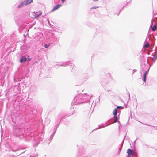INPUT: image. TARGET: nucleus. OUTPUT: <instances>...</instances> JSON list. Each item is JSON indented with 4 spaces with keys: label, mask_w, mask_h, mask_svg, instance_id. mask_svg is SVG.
Returning a JSON list of instances; mask_svg holds the SVG:
<instances>
[{
    "label": "nucleus",
    "mask_w": 157,
    "mask_h": 157,
    "mask_svg": "<svg viewBox=\"0 0 157 157\" xmlns=\"http://www.w3.org/2000/svg\"><path fill=\"white\" fill-rule=\"evenodd\" d=\"M38 14H36L35 12L32 13L30 14V16L32 18H36L38 17V16H40L42 14V12L41 11H39V13L36 12Z\"/></svg>",
    "instance_id": "1"
},
{
    "label": "nucleus",
    "mask_w": 157,
    "mask_h": 157,
    "mask_svg": "<svg viewBox=\"0 0 157 157\" xmlns=\"http://www.w3.org/2000/svg\"><path fill=\"white\" fill-rule=\"evenodd\" d=\"M127 153L129 156L130 155H135L136 154V152H135L134 151L130 149H128L127 150Z\"/></svg>",
    "instance_id": "2"
},
{
    "label": "nucleus",
    "mask_w": 157,
    "mask_h": 157,
    "mask_svg": "<svg viewBox=\"0 0 157 157\" xmlns=\"http://www.w3.org/2000/svg\"><path fill=\"white\" fill-rule=\"evenodd\" d=\"M33 2V0H26L22 3V6H25Z\"/></svg>",
    "instance_id": "3"
},
{
    "label": "nucleus",
    "mask_w": 157,
    "mask_h": 157,
    "mask_svg": "<svg viewBox=\"0 0 157 157\" xmlns=\"http://www.w3.org/2000/svg\"><path fill=\"white\" fill-rule=\"evenodd\" d=\"M61 6V5L59 4H58L57 5H56L54 6L53 9L51 10V12H52L55 10H57L58 9L60 6Z\"/></svg>",
    "instance_id": "4"
},
{
    "label": "nucleus",
    "mask_w": 157,
    "mask_h": 157,
    "mask_svg": "<svg viewBox=\"0 0 157 157\" xmlns=\"http://www.w3.org/2000/svg\"><path fill=\"white\" fill-rule=\"evenodd\" d=\"M27 58L23 56L21 58L20 60V62L21 63H22L23 62H25L27 61Z\"/></svg>",
    "instance_id": "5"
},
{
    "label": "nucleus",
    "mask_w": 157,
    "mask_h": 157,
    "mask_svg": "<svg viewBox=\"0 0 157 157\" xmlns=\"http://www.w3.org/2000/svg\"><path fill=\"white\" fill-rule=\"evenodd\" d=\"M148 71H146L145 72H144V75H143V80L144 81V82H145L146 81V75H147L148 74Z\"/></svg>",
    "instance_id": "6"
},
{
    "label": "nucleus",
    "mask_w": 157,
    "mask_h": 157,
    "mask_svg": "<svg viewBox=\"0 0 157 157\" xmlns=\"http://www.w3.org/2000/svg\"><path fill=\"white\" fill-rule=\"evenodd\" d=\"M117 109L115 108L113 112V114L114 115H117Z\"/></svg>",
    "instance_id": "7"
},
{
    "label": "nucleus",
    "mask_w": 157,
    "mask_h": 157,
    "mask_svg": "<svg viewBox=\"0 0 157 157\" xmlns=\"http://www.w3.org/2000/svg\"><path fill=\"white\" fill-rule=\"evenodd\" d=\"M156 28L157 27L155 25H154L153 27H151L152 30L153 31H155Z\"/></svg>",
    "instance_id": "8"
},
{
    "label": "nucleus",
    "mask_w": 157,
    "mask_h": 157,
    "mask_svg": "<svg viewBox=\"0 0 157 157\" xmlns=\"http://www.w3.org/2000/svg\"><path fill=\"white\" fill-rule=\"evenodd\" d=\"M149 46V44L148 42H147L146 44L144 45V47L145 48H147Z\"/></svg>",
    "instance_id": "9"
},
{
    "label": "nucleus",
    "mask_w": 157,
    "mask_h": 157,
    "mask_svg": "<svg viewBox=\"0 0 157 157\" xmlns=\"http://www.w3.org/2000/svg\"><path fill=\"white\" fill-rule=\"evenodd\" d=\"M50 45V44L49 43L48 44H45L44 45V47L45 48H47L48 47H49Z\"/></svg>",
    "instance_id": "10"
},
{
    "label": "nucleus",
    "mask_w": 157,
    "mask_h": 157,
    "mask_svg": "<svg viewBox=\"0 0 157 157\" xmlns=\"http://www.w3.org/2000/svg\"><path fill=\"white\" fill-rule=\"evenodd\" d=\"M122 108V109H123V107H122V106H117V108H116V109H120V108Z\"/></svg>",
    "instance_id": "11"
},
{
    "label": "nucleus",
    "mask_w": 157,
    "mask_h": 157,
    "mask_svg": "<svg viewBox=\"0 0 157 157\" xmlns=\"http://www.w3.org/2000/svg\"><path fill=\"white\" fill-rule=\"evenodd\" d=\"M98 8V7L95 6V7H92L91 8V9H96V8Z\"/></svg>",
    "instance_id": "12"
},
{
    "label": "nucleus",
    "mask_w": 157,
    "mask_h": 157,
    "mask_svg": "<svg viewBox=\"0 0 157 157\" xmlns=\"http://www.w3.org/2000/svg\"><path fill=\"white\" fill-rule=\"evenodd\" d=\"M117 119H115L114 121L113 122V123H115L117 122Z\"/></svg>",
    "instance_id": "13"
},
{
    "label": "nucleus",
    "mask_w": 157,
    "mask_h": 157,
    "mask_svg": "<svg viewBox=\"0 0 157 157\" xmlns=\"http://www.w3.org/2000/svg\"><path fill=\"white\" fill-rule=\"evenodd\" d=\"M117 115H114L113 118H114V119H117Z\"/></svg>",
    "instance_id": "14"
},
{
    "label": "nucleus",
    "mask_w": 157,
    "mask_h": 157,
    "mask_svg": "<svg viewBox=\"0 0 157 157\" xmlns=\"http://www.w3.org/2000/svg\"><path fill=\"white\" fill-rule=\"evenodd\" d=\"M23 6H22V4L18 6V8H19Z\"/></svg>",
    "instance_id": "15"
},
{
    "label": "nucleus",
    "mask_w": 157,
    "mask_h": 157,
    "mask_svg": "<svg viewBox=\"0 0 157 157\" xmlns=\"http://www.w3.org/2000/svg\"><path fill=\"white\" fill-rule=\"evenodd\" d=\"M65 0H61V1H62V2H63V3L65 1Z\"/></svg>",
    "instance_id": "16"
},
{
    "label": "nucleus",
    "mask_w": 157,
    "mask_h": 157,
    "mask_svg": "<svg viewBox=\"0 0 157 157\" xmlns=\"http://www.w3.org/2000/svg\"><path fill=\"white\" fill-rule=\"evenodd\" d=\"M127 157H130L129 155H128V156H127Z\"/></svg>",
    "instance_id": "17"
},
{
    "label": "nucleus",
    "mask_w": 157,
    "mask_h": 157,
    "mask_svg": "<svg viewBox=\"0 0 157 157\" xmlns=\"http://www.w3.org/2000/svg\"><path fill=\"white\" fill-rule=\"evenodd\" d=\"M29 61L30 60V59H29Z\"/></svg>",
    "instance_id": "18"
},
{
    "label": "nucleus",
    "mask_w": 157,
    "mask_h": 157,
    "mask_svg": "<svg viewBox=\"0 0 157 157\" xmlns=\"http://www.w3.org/2000/svg\"><path fill=\"white\" fill-rule=\"evenodd\" d=\"M29 61L30 60V59H29Z\"/></svg>",
    "instance_id": "19"
},
{
    "label": "nucleus",
    "mask_w": 157,
    "mask_h": 157,
    "mask_svg": "<svg viewBox=\"0 0 157 157\" xmlns=\"http://www.w3.org/2000/svg\"><path fill=\"white\" fill-rule=\"evenodd\" d=\"M135 72V71H134V72Z\"/></svg>",
    "instance_id": "20"
},
{
    "label": "nucleus",
    "mask_w": 157,
    "mask_h": 157,
    "mask_svg": "<svg viewBox=\"0 0 157 157\" xmlns=\"http://www.w3.org/2000/svg\"><path fill=\"white\" fill-rule=\"evenodd\" d=\"M135 72V71H134V72Z\"/></svg>",
    "instance_id": "21"
},
{
    "label": "nucleus",
    "mask_w": 157,
    "mask_h": 157,
    "mask_svg": "<svg viewBox=\"0 0 157 157\" xmlns=\"http://www.w3.org/2000/svg\"><path fill=\"white\" fill-rule=\"evenodd\" d=\"M135 72V71H134V72Z\"/></svg>",
    "instance_id": "22"
}]
</instances>
